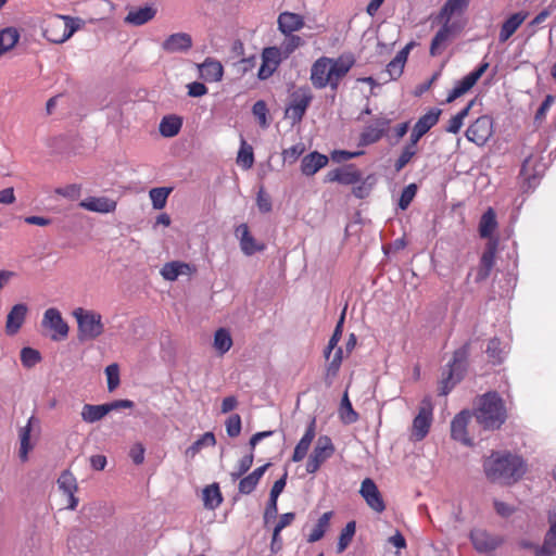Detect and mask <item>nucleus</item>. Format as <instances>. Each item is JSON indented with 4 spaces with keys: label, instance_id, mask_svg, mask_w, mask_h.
<instances>
[{
    "label": "nucleus",
    "instance_id": "nucleus-62",
    "mask_svg": "<svg viewBox=\"0 0 556 556\" xmlns=\"http://www.w3.org/2000/svg\"><path fill=\"white\" fill-rule=\"evenodd\" d=\"M554 102H555L554 96L547 94L545 97L544 101L542 102V104L540 105V108L538 109V111L535 113V116H534L535 122H542L545 118L546 113L548 112L551 106L554 104Z\"/></svg>",
    "mask_w": 556,
    "mask_h": 556
},
{
    "label": "nucleus",
    "instance_id": "nucleus-42",
    "mask_svg": "<svg viewBox=\"0 0 556 556\" xmlns=\"http://www.w3.org/2000/svg\"><path fill=\"white\" fill-rule=\"evenodd\" d=\"M331 517H332V511L324 513L319 517L317 523L314 526L311 533L308 534L307 541L309 543L317 542L324 536L326 530L329 527Z\"/></svg>",
    "mask_w": 556,
    "mask_h": 556
},
{
    "label": "nucleus",
    "instance_id": "nucleus-29",
    "mask_svg": "<svg viewBox=\"0 0 556 556\" xmlns=\"http://www.w3.org/2000/svg\"><path fill=\"white\" fill-rule=\"evenodd\" d=\"M156 15V9L152 5L130 9L124 18V22L132 26H142L153 20Z\"/></svg>",
    "mask_w": 556,
    "mask_h": 556
},
{
    "label": "nucleus",
    "instance_id": "nucleus-55",
    "mask_svg": "<svg viewBox=\"0 0 556 556\" xmlns=\"http://www.w3.org/2000/svg\"><path fill=\"white\" fill-rule=\"evenodd\" d=\"M108 389L114 391L119 384V368L117 364H111L105 368Z\"/></svg>",
    "mask_w": 556,
    "mask_h": 556
},
{
    "label": "nucleus",
    "instance_id": "nucleus-3",
    "mask_svg": "<svg viewBox=\"0 0 556 556\" xmlns=\"http://www.w3.org/2000/svg\"><path fill=\"white\" fill-rule=\"evenodd\" d=\"M475 416L484 429H498L506 420L503 400L496 392L483 394L478 400Z\"/></svg>",
    "mask_w": 556,
    "mask_h": 556
},
{
    "label": "nucleus",
    "instance_id": "nucleus-36",
    "mask_svg": "<svg viewBox=\"0 0 556 556\" xmlns=\"http://www.w3.org/2000/svg\"><path fill=\"white\" fill-rule=\"evenodd\" d=\"M200 75L203 79L210 83L219 81L223 78L224 68L219 61L206 59L199 66Z\"/></svg>",
    "mask_w": 556,
    "mask_h": 556
},
{
    "label": "nucleus",
    "instance_id": "nucleus-38",
    "mask_svg": "<svg viewBox=\"0 0 556 556\" xmlns=\"http://www.w3.org/2000/svg\"><path fill=\"white\" fill-rule=\"evenodd\" d=\"M233 341L228 329L219 328L214 333L213 348L220 356L226 354L232 346Z\"/></svg>",
    "mask_w": 556,
    "mask_h": 556
},
{
    "label": "nucleus",
    "instance_id": "nucleus-19",
    "mask_svg": "<svg viewBox=\"0 0 556 556\" xmlns=\"http://www.w3.org/2000/svg\"><path fill=\"white\" fill-rule=\"evenodd\" d=\"M362 180V173L353 165L336 168L328 172L326 181L342 185H355Z\"/></svg>",
    "mask_w": 556,
    "mask_h": 556
},
{
    "label": "nucleus",
    "instance_id": "nucleus-9",
    "mask_svg": "<svg viewBox=\"0 0 556 556\" xmlns=\"http://www.w3.org/2000/svg\"><path fill=\"white\" fill-rule=\"evenodd\" d=\"M493 131V119L488 115H482L469 125L465 136L467 140L478 147H483L492 137Z\"/></svg>",
    "mask_w": 556,
    "mask_h": 556
},
{
    "label": "nucleus",
    "instance_id": "nucleus-63",
    "mask_svg": "<svg viewBox=\"0 0 556 556\" xmlns=\"http://www.w3.org/2000/svg\"><path fill=\"white\" fill-rule=\"evenodd\" d=\"M486 353L494 361H496V362L502 361V349H501V342L498 339L493 338L489 341L488 346H486Z\"/></svg>",
    "mask_w": 556,
    "mask_h": 556
},
{
    "label": "nucleus",
    "instance_id": "nucleus-44",
    "mask_svg": "<svg viewBox=\"0 0 556 556\" xmlns=\"http://www.w3.org/2000/svg\"><path fill=\"white\" fill-rule=\"evenodd\" d=\"M417 152L418 147L408 141L403 147L400 156L396 159L394 163L395 172L400 173L413 160Z\"/></svg>",
    "mask_w": 556,
    "mask_h": 556
},
{
    "label": "nucleus",
    "instance_id": "nucleus-16",
    "mask_svg": "<svg viewBox=\"0 0 556 556\" xmlns=\"http://www.w3.org/2000/svg\"><path fill=\"white\" fill-rule=\"evenodd\" d=\"M359 493L367 505L376 513H382L386 509L383 498L376 483L370 478L363 480Z\"/></svg>",
    "mask_w": 556,
    "mask_h": 556
},
{
    "label": "nucleus",
    "instance_id": "nucleus-41",
    "mask_svg": "<svg viewBox=\"0 0 556 556\" xmlns=\"http://www.w3.org/2000/svg\"><path fill=\"white\" fill-rule=\"evenodd\" d=\"M109 414V409L105 404L91 405L85 404L81 409V418L84 421L93 424L101 420L105 415Z\"/></svg>",
    "mask_w": 556,
    "mask_h": 556
},
{
    "label": "nucleus",
    "instance_id": "nucleus-14",
    "mask_svg": "<svg viewBox=\"0 0 556 556\" xmlns=\"http://www.w3.org/2000/svg\"><path fill=\"white\" fill-rule=\"evenodd\" d=\"M441 110L433 108L420 116L413 127L409 142L417 146L418 141L438 123Z\"/></svg>",
    "mask_w": 556,
    "mask_h": 556
},
{
    "label": "nucleus",
    "instance_id": "nucleus-20",
    "mask_svg": "<svg viewBox=\"0 0 556 556\" xmlns=\"http://www.w3.org/2000/svg\"><path fill=\"white\" fill-rule=\"evenodd\" d=\"M438 21L442 23V26L433 37L430 45V54L433 56L442 53V51L445 49L447 42L450 41L454 34V24L446 20Z\"/></svg>",
    "mask_w": 556,
    "mask_h": 556
},
{
    "label": "nucleus",
    "instance_id": "nucleus-59",
    "mask_svg": "<svg viewBox=\"0 0 556 556\" xmlns=\"http://www.w3.org/2000/svg\"><path fill=\"white\" fill-rule=\"evenodd\" d=\"M253 115L258 119V123L262 127H267V106L266 103L262 100H258L254 103L252 108Z\"/></svg>",
    "mask_w": 556,
    "mask_h": 556
},
{
    "label": "nucleus",
    "instance_id": "nucleus-4",
    "mask_svg": "<svg viewBox=\"0 0 556 556\" xmlns=\"http://www.w3.org/2000/svg\"><path fill=\"white\" fill-rule=\"evenodd\" d=\"M85 25L80 17L54 14L45 21L43 36L53 43L67 41L77 30Z\"/></svg>",
    "mask_w": 556,
    "mask_h": 556
},
{
    "label": "nucleus",
    "instance_id": "nucleus-46",
    "mask_svg": "<svg viewBox=\"0 0 556 556\" xmlns=\"http://www.w3.org/2000/svg\"><path fill=\"white\" fill-rule=\"evenodd\" d=\"M203 501L206 508L215 509L223 501L219 488L217 484L206 486L203 490Z\"/></svg>",
    "mask_w": 556,
    "mask_h": 556
},
{
    "label": "nucleus",
    "instance_id": "nucleus-21",
    "mask_svg": "<svg viewBox=\"0 0 556 556\" xmlns=\"http://www.w3.org/2000/svg\"><path fill=\"white\" fill-rule=\"evenodd\" d=\"M58 485L68 498L67 508L74 510L78 505V498L75 496L78 489L76 478L71 471L65 470L59 477Z\"/></svg>",
    "mask_w": 556,
    "mask_h": 556
},
{
    "label": "nucleus",
    "instance_id": "nucleus-28",
    "mask_svg": "<svg viewBox=\"0 0 556 556\" xmlns=\"http://www.w3.org/2000/svg\"><path fill=\"white\" fill-rule=\"evenodd\" d=\"M79 206L97 213H112L116 208V202L106 197H89L79 203Z\"/></svg>",
    "mask_w": 556,
    "mask_h": 556
},
{
    "label": "nucleus",
    "instance_id": "nucleus-47",
    "mask_svg": "<svg viewBox=\"0 0 556 556\" xmlns=\"http://www.w3.org/2000/svg\"><path fill=\"white\" fill-rule=\"evenodd\" d=\"M173 191L170 187H160L150 190L149 195L152 202V206L155 210H162L167 202V198Z\"/></svg>",
    "mask_w": 556,
    "mask_h": 556
},
{
    "label": "nucleus",
    "instance_id": "nucleus-32",
    "mask_svg": "<svg viewBox=\"0 0 556 556\" xmlns=\"http://www.w3.org/2000/svg\"><path fill=\"white\" fill-rule=\"evenodd\" d=\"M315 427H316V420L313 418L309 422V425L306 428L305 433L301 438V440L295 445V448L293 451L292 460L294 463H299L304 459L306 456L309 446L315 438Z\"/></svg>",
    "mask_w": 556,
    "mask_h": 556
},
{
    "label": "nucleus",
    "instance_id": "nucleus-51",
    "mask_svg": "<svg viewBox=\"0 0 556 556\" xmlns=\"http://www.w3.org/2000/svg\"><path fill=\"white\" fill-rule=\"evenodd\" d=\"M345 309H343L342 314H341V317L334 328V331L328 342V345H327V349L325 351V356L326 358H329L331 356V353H332V350L337 346L338 342L340 341L341 339V336H342V329H343V323H344V317H345Z\"/></svg>",
    "mask_w": 556,
    "mask_h": 556
},
{
    "label": "nucleus",
    "instance_id": "nucleus-1",
    "mask_svg": "<svg viewBox=\"0 0 556 556\" xmlns=\"http://www.w3.org/2000/svg\"><path fill=\"white\" fill-rule=\"evenodd\" d=\"M483 471L491 482L510 484L522 477L525 464L518 455L508 452H492L483 460Z\"/></svg>",
    "mask_w": 556,
    "mask_h": 556
},
{
    "label": "nucleus",
    "instance_id": "nucleus-8",
    "mask_svg": "<svg viewBox=\"0 0 556 556\" xmlns=\"http://www.w3.org/2000/svg\"><path fill=\"white\" fill-rule=\"evenodd\" d=\"M334 453V446L332 441L327 435L318 438L317 443L309 455L306 463V471L308 473H315L320 466L332 456Z\"/></svg>",
    "mask_w": 556,
    "mask_h": 556
},
{
    "label": "nucleus",
    "instance_id": "nucleus-15",
    "mask_svg": "<svg viewBox=\"0 0 556 556\" xmlns=\"http://www.w3.org/2000/svg\"><path fill=\"white\" fill-rule=\"evenodd\" d=\"M390 125V119L386 116H379L367 125L359 138L361 146H369L379 141Z\"/></svg>",
    "mask_w": 556,
    "mask_h": 556
},
{
    "label": "nucleus",
    "instance_id": "nucleus-31",
    "mask_svg": "<svg viewBox=\"0 0 556 556\" xmlns=\"http://www.w3.org/2000/svg\"><path fill=\"white\" fill-rule=\"evenodd\" d=\"M39 419L35 416H30L26 426L22 427L20 430V441L21 446L18 451V456L22 462H26L28 459V453L33 450V444L30 443V433L34 427H39Z\"/></svg>",
    "mask_w": 556,
    "mask_h": 556
},
{
    "label": "nucleus",
    "instance_id": "nucleus-61",
    "mask_svg": "<svg viewBox=\"0 0 556 556\" xmlns=\"http://www.w3.org/2000/svg\"><path fill=\"white\" fill-rule=\"evenodd\" d=\"M541 552L556 553V522L551 526Z\"/></svg>",
    "mask_w": 556,
    "mask_h": 556
},
{
    "label": "nucleus",
    "instance_id": "nucleus-5",
    "mask_svg": "<svg viewBox=\"0 0 556 556\" xmlns=\"http://www.w3.org/2000/svg\"><path fill=\"white\" fill-rule=\"evenodd\" d=\"M73 316L77 321L78 339L80 341H92L103 333L104 325L102 316L98 312L78 307L74 309Z\"/></svg>",
    "mask_w": 556,
    "mask_h": 556
},
{
    "label": "nucleus",
    "instance_id": "nucleus-23",
    "mask_svg": "<svg viewBox=\"0 0 556 556\" xmlns=\"http://www.w3.org/2000/svg\"><path fill=\"white\" fill-rule=\"evenodd\" d=\"M470 539L475 548L480 553L491 552L501 544L500 538L481 529L472 530Z\"/></svg>",
    "mask_w": 556,
    "mask_h": 556
},
{
    "label": "nucleus",
    "instance_id": "nucleus-53",
    "mask_svg": "<svg viewBox=\"0 0 556 556\" xmlns=\"http://www.w3.org/2000/svg\"><path fill=\"white\" fill-rule=\"evenodd\" d=\"M41 359L40 353L31 348H23L21 351V362L24 367L31 368Z\"/></svg>",
    "mask_w": 556,
    "mask_h": 556
},
{
    "label": "nucleus",
    "instance_id": "nucleus-43",
    "mask_svg": "<svg viewBox=\"0 0 556 556\" xmlns=\"http://www.w3.org/2000/svg\"><path fill=\"white\" fill-rule=\"evenodd\" d=\"M216 439L213 432H205L186 450L187 457H194L203 447L214 446Z\"/></svg>",
    "mask_w": 556,
    "mask_h": 556
},
{
    "label": "nucleus",
    "instance_id": "nucleus-54",
    "mask_svg": "<svg viewBox=\"0 0 556 556\" xmlns=\"http://www.w3.org/2000/svg\"><path fill=\"white\" fill-rule=\"evenodd\" d=\"M416 193H417L416 184H409L408 186H406L401 193V197L399 200V207L403 211L406 210L409 206V204L412 203V201L414 200Z\"/></svg>",
    "mask_w": 556,
    "mask_h": 556
},
{
    "label": "nucleus",
    "instance_id": "nucleus-7",
    "mask_svg": "<svg viewBox=\"0 0 556 556\" xmlns=\"http://www.w3.org/2000/svg\"><path fill=\"white\" fill-rule=\"evenodd\" d=\"M313 92L309 87H299L291 93L290 102L287 105L285 116L291 119L292 125L300 123L306 110L313 101Z\"/></svg>",
    "mask_w": 556,
    "mask_h": 556
},
{
    "label": "nucleus",
    "instance_id": "nucleus-45",
    "mask_svg": "<svg viewBox=\"0 0 556 556\" xmlns=\"http://www.w3.org/2000/svg\"><path fill=\"white\" fill-rule=\"evenodd\" d=\"M340 417L344 424H354L358 420L357 413L353 409L352 403L345 391L340 403Z\"/></svg>",
    "mask_w": 556,
    "mask_h": 556
},
{
    "label": "nucleus",
    "instance_id": "nucleus-64",
    "mask_svg": "<svg viewBox=\"0 0 556 556\" xmlns=\"http://www.w3.org/2000/svg\"><path fill=\"white\" fill-rule=\"evenodd\" d=\"M257 484L258 481H256L251 475H248L240 480L238 489L241 494H250L254 491Z\"/></svg>",
    "mask_w": 556,
    "mask_h": 556
},
{
    "label": "nucleus",
    "instance_id": "nucleus-58",
    "mask_svg": "<svg viewBox=\"0 0 556 556\" xmlns=\"http://www.w3.org/2000/svg\"><path fill=\"white\" fill-rule=\"evenodd\" d=\"M226 431L230 438H236L241 432V417L238 414L231 415L226 420Z\"/></svg>",
    "mask_w": 556,
    "mask_h": 556
},
{
    "label": "nucleus",
    "instance_id": "nucleus-60",
    "mask_svg": "<svg viewBox=\"0 0 556 556\" xmlns=\"http://www.w3.org/2000/svg\"><path fill=\"white\" fill-rule=\"evenodd\" d=\"M254 459V455L251 452L249 455H245L239 460L238 470L231 473L232 480L239 479L242 475H244L252 466Z\"/></svg>",
    "mask_w": 556,
    "mask_h": 556
},
{
    "label": "nucleus",
    "instance_id": "nucleus-18",
    "mask_svg": "<svg viewBox=\"0 0 556 556\" xmlns=\"http://www.w3.org/2000/svg\"><path fill=\"white\" fill-rule=\"evenodd\" d=\"M471 418L468 410H462L457 414L451 424V435L454 440L459 441L464 445H472V440L468 437L467 425Z\"/></svg>",
    "mask_w": 556,
    "mask_h": 556
},
{
    "label": "nucleus",
    "instance_id": "nucleus-26",
    "mask_svg": "<svg viewBox=\"0 0 556 556\" xmlns=\"http://www.w3.org/2000/svg\"><path fill=\"white\" fill-rule=\"evenodd\" d=\"M278 29L283 35H291L304 27V18L302 15L285 11L281 12L277 20Z\"/></svg>",
    "mask_w": 556,
    "mask_h": 556
},
{
    "label": "nucleus",
    "instance_id": "nucleus-33",
    "mask_svg": "<svg viewBox=\"0 0 556 556\" xmlns=\"http://www.w3.org/2000/svg\"><path fill=\"white\" fill-rule=\"evenodd\" d=\"M544 166L539 164L536 157L530 156L522 163L520 169V176L528 182L529 187H534L538 184L539 178L542 176Z\"/></svg>",
    "mask_w": 556,
    "mask_h": 556
},
{
    "label": "nucleus",
    "instance_id": "nucleus-48",
    "mask_svg": "<svg viewBox=\"0 0 556 556\" xmlns=\"http://www.w3.org/2000/svg\"><path fill=\"white\" fill-rule=\"evenodd\" d=\"M18 38L20 34L13 27L0 30V49L4 52L11 50L17 43Z\"/></svg>",
    "mask_w": 556,
    "mask_h": 556
},
{
    "label": "nucleus",
    "instance_id": "nucleus-10",
    "mask_svg": "<svg viewBox=\"0 0 556 556\" xmlns=\"http://www.w3.org/2000/svg\"><path fill=\"white\" fill-rule=\"evenodd\" d=\"M432 402L430 397H425L421 401L419 412L413 420L412 435L416 441H421L426 438L432 424Z\"/></svg>",
    "mask_w": 556,
    "mask_h": 556
},
{
    "label": "nucleus",
    "instance_id": "nucleus-56",
    "mask_svg": "<svg viewBox=\"0 0 556 556\" xmlns=\"http://www.w3.org/2000/svg\"><path fill=\"white\" fill-rule=\"evenodd\" d=\"M342 349H337V351L333 353V355L331 356V358L329 357V364L327 366V378L329 377H336L339 369H340V366H341V363H342Z\"/></svg>",
    "mask_w": 556,
    "mask_h": 556
},
{
    "label": "nucleus",
    "instance_id": "nucleus-6",
    "mask_svg": "<svg viewBox=\"0 0 556 556\" xmlns=\"http://www.w3.org/2000/svg\"><path fill=\"white\" fill-rule=\"evenodd\" d=\"M469 354L468 344H465L457 349L454 354L452 362L447 365V368L443 371L441 393L446 395L452 388L462 380L463 375L466 370V361Z\"/></svg>",
    "mask_w": 556,
    "mask_h": 556
},
{
    "label": "nucleus",
    "instance_id": "nucleus-50",
    "mask_svg": "<svg viewBox=\"0 0 556 556\" xmlns=\"http://www.w3.org/2000/svg\"><path fill=\"white\" fill-rule=\"evenodd\" d=\"M355 531H356V523L355 521H349L345 527L342 529L341 533H340V536H339V541H338V544H337V552L338 553H342L345 551V548L349 546V544L351 543L354 534H355Z\"/></svg>",
    "mask_w": 556,
    "mask_h": 556
},
{
    "label": "nucleus",
    "instance_id": "nucleus-37",
    "mask_svg": "<svg viewBox=\"0 0 556 556\" xmlns=\"http://www.w3.org/2000/svg\"><path fill=\"white\" fill-rule=\"evenodd\" d=\"M182 126V119L177 115H167L161 119L159 125L160 134L165 138L176 136Z\"/></svg>",
    "mask_w": 556,
    "mask_h": 556
},
{
    "label": "nucleus",
    "instance_id": "nucleus-34",
    "mask_svg": "<svg viewBox=\"0 0 556 556\" xmlns=\"http://www.w3.org/2000/svg\"><path fill=\"white\" fill-rule=\"evenodd\" d=\"M236 236L240 240V247L245 255H253L257 251L264 250L263 244H258L251 236L247 224H241L236 228Z\"/></svg>",
    "mask_w": 556,
    "mask_h": 556
},
{
    "label": "nucleus",
    "instance_id": "nucleus-52",
    "mask_svg": "<svg viewBox=\"0 0 556 556\" xmlns=\"http://www.w3.org/2000/svg\"><path fill=\"white\" fill-rule=\"evenodd\" d=\"M286 38L281 43V52L283 51L285 56L287 58L289 54H291L293 51H295L298 48L304 45V40L298 36V35H285Z\"/></svg>",
    "mask_w": 556,
    "mask_h": 556
},
{
    "label": "nucleus",
    "instance_id": "nucleus-25",
    "mask_svg": "<svg viewBox=\"0 0 556 556\" xmlns=\"http://www.w3.org/2000/svg\"><path fill=\"white\" fill-rule=\"evenodd\" d=\"M28 308L26 304L18 303L15 304L7 316L5 323V332L9 336H13L18 332L21 327L23 326Z\"/></svg>",
    "mask_w": 556,
    "mask_h": 556
},
{
    "label": "nucleus",
    "instance_id": "nucleus-13",
    "mask_svg": "<svg viewBox=\"0 0 556 556\" xmlns=\"http://www.w3.org/2000/svg\"><path fill=\"white\" fill-rule=\"evenodd\" d=\"M281 49L277 47H267L263 50L262 64L257 73L261 80L269 78L275 73L281 63Z\"/></svg>",
    "mask_w": 556,
    "mask_h": 556
},
{
    "label": "nucleus",
    "instance_id": "nucleus-39",
    "mask_svg": "<svg viewBox=\"0 0 556 556\" xmlns=\"http://www.w3.org/2000/svg\"><path fill=\"white\" fill-rule=\"evenodd\" d=\"M497 227L496 215L493 208H488V211L481 216L479 223V233L481 238H485L489 240H494L492 238L493 232Z\"/></svg>",
    "mask_w": 556,
    "mask_h": 556
},
{
    "label": "nucleus",
    "instance_id": "nucleus-2",
    "mask_svg": "<svg viewBox=\"0 0 556 556\" xmlns=\"http://www.w3.org/2000/svg\"><path fill=\"white\" fill-rule=\"evenodd\" d=\"M354 59L341 55L337 59L321 56L317 59L311 67V81L316 89L330 87L337 90L340 81L346 76L352 66Z\"/></svg>",
    "mask_w": 556,
    "mask_h": 556
},
{
    "label": "nucleus",
    "instance_id": "nucleus-49",
    "mask_svg": "<svg viewBox=\"0 0 556 556\" xmlns=\"http://www.w3.org/2000/svg\"><path fill=\"white\" fill-rule=\"evenodd\" d=\"M237 163L244 169L251 168L254 163L253 149L245 142L243 138L241 139V147L238 152Z\"/></svg>",
    "mask_w": 556,
    "mask_h": 556
},
{
    "label": "nucleus",
    "instance_id": "nucleus-11",
    "mask_svg": "<svg viewBox=\"0 0 556 556\" xmlns=\"http://www.w3.org/2000/svg\"><path fill=\"white\" fill-rule=\"evenodd\" d=\"M41 325L52 331L50 338L53 341L64 340L68 336V325L58 308L50 307L46 309Z\"/></svg>",
    "mask_w": 556,
    "mask_h": 556
},
{
    "label": "nucleus",
    "instance_id": "nucleus-40",
    "mask_svg": "<svg viewBox=\"0 0 556 556\" xmlns=\"http://www.w3.org/2000/svg\"><path fill=\"white\" fill-rule=\"evenodd\" d=\"M469 0H447L439 12L437 20L451 22L454 14L462 13L468 7Z\"/></svg>",
    "mask_w": 556,
    "mask_h": 556
},
{
    "label": "nucleus",
    "instance_id": "nucleus-35",
    "mask_svg": "<svg viewBox=\"0 0 556 556\" xmlns=\"http://www.w3.org/2000/svg\"><path fill=\"white\" fill-rule=\"evenodd\" d=\"M328 163V156L319 152H311L305 155L301 162V172L305 176L315 175L320 168Z\"/></svg>",
    "mask_w": 556,
    "mask_h": 556
},
{
    "label": "nucleus",
    "instance_id": "nucleus-24",
    "mask_svg": "<svg viewBox=\"0 0 556 556\" xmlns=\"http://www.w3.org/2000/svg\"><path fill=\"white\" fill-rule=\"evenodd\" d=\"M413 47V41L407 43L402 50H400L396 53L395 58L388 63L384 72L389 76L388 80L397 79L402 75L408 54ZM384 81H387V79H384Z\"/></svg>",
    "mask_w": 556,
    "mask_h": 556
},
{
    "label": "nucleus",
    "instance_id": "nucleus-57",
    "mask_svg": "<svg viewBox=\"0 0 556 556\" xmlns=\"http://www.w3.org/2000/svg\"><path fill=\"white\" fill-rule=\"evenodd\" d=\"M305 151L304 143H296L289 149H285L282 151V156L285 162L293 163L295 162Z\"/></svg>",
    "mask_w": 556,
    "mask_h": 556
},
{
    "label": "nucleus",
    "instance_id": "nucleus-12",
    "mask_svg": "<svg viewBox=\"0 0 556 556\" xmlns=\"http://www.w3.org/2000/svg\"><path fill=\"white\" fill-rule=\"evenodd\" d=\"M489 68L488 62H482L475 71L467 74L463 79L457 81L454 86V88L450 91V93L446 97V102L451 103L455 101L457 98L465 94L467 91H469L476 83L480 79V77L485 73V71Z\"/></svg>",
    "mask_w": 556,
    "mask_h": 556
},
{
    "label": "nucleus",
    "instance_id": "nucleus-30",
    "mask_svg": "<svg viewBox=\"0 0 556 556\" xmlns=\"http://www.w3.org/2000/svg\"><path fill=\"white\" fill-rule=\"evenodd\" d=\"M527 17L528 12L520 11L511 14L508 18H506L500 29V42H506L521 26V24L526 21Z\"/></svg>",
    "mask_w": 556,
    "mask_h": 556
},
{
    "label": "nucleus",
    "instance_id": "nucleus-22",
    "mask_svg": "<svg viewBox=\"0 0 556 556\" xmlns=\"http://www.w3.org/2000/svg\"><path fill=\"white\" fill-rule=\"evenodd\" d=\"M497 243V240H489V242L486 243L485 250L482 253L479 268L477 271V281H482L489 277L491 269L494 265Z\"/></svg>",
    "mask_w": 556,
    "mask_h": 556
},
{
    "label": "nucleus",
    "instance_id": "nucleus-17",
    "mask_svg": "<svg viewBox=\"0 0 556 556\" xmlns=\"http://www.w3.org/2000/svg\"><path fill=\"white\" fill-rule=\"evenodd\" d=\"M193 45L192 37L187 33H175L162 42V50L167 53H186Z\"/></svg>",
    "mask_w": 556,
    "mask_h": 556
},
{
    "label": "nucleus",
    "instance_id": "nucleus-27",
    "mask_svg": "<svg viewBox=\"0 0 556 556\" xmlns=\"http://www.w3.org/2000/svg\"><path fill=\"white\" fill-rule=\"evenodd\" d=\"M195 271V267L188 263L173 261L166 263L161 268L162 277L167 281H175L179 276H190Z\"/></svg>",
    "mask_w": 556,
    "mask_h": 556
}]
</instances>
